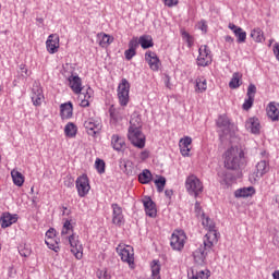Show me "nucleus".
<instances>
[{
    "instance_id": "obj_1",
    "label": "nucleus",
    "mask_w": 279,
    "mask_h": 279,
    "mask_svg": "<svg viewBox=\"0 0 279 279\" xmlns=\"http://www.w3.org/2000/svg\"><path fill=\"white\" fill-rule=\"evenodd\" d=\"M247 166L245 151L239 147H231L225 151V167L230 171H241Z\"/></svg>"
},
{
    "instance_id": "obj_2",
    "label": "nucleus",
    "mask_w": 279,
    "mask_h": 279,
    "mask_svg": "<svg viewBox=\"0 0 279 279\" xmlns=\"http://www.w3.org/2000/svg\"><path fill=\"white\" fill-rule=\"evenodd\" d=\"M69 83L73 93L78 95V99L81 101L80 106L82 108H88V106H90L89 99L93 97V89L88 87L86 92H84V87H82V78L77 75H71L69 77Z\"/></svg>"
},
{
    "instance_id": "obj_3",
    "label": "nucleus",
    "mask_w": 279,
    "mask_h": 279,
    "mask_svg": "<svg viewBox=\"0 0 279 279\" xmlns=\"http://www.w3.org/2000/svg\"><path fill=\"white\" fill-rule=\"evenodd\" d=\"M185 189L190 195H194V197H197L202 191H204V185L202 184V181L195 175L187 177L185 181Z\"/></svg>"
},
{
    "instance_id": "obj_4",
    "label": "nucleus",
    "mask_w": 279,
    "mask_h": 279,
    "mask_svg": "<svg viewBox=\"0 0 279 279\" xmlns=\"http://www.w3.org/2000/svg\"><path fill=\"white\" fill-rule=\"evenodd\" d=\"M129 141L137 147L138 149H143L145 147V134L137 128H129L128 134Z\"/></svg>"
},
{
    "instance_id": "obj_5",
    "label": "nucleus",
    "mask_w": 279,
    "mask_h": 279,
    "mask_svg": "<svg viewBox=\"0 0 279 279\" xmlns=\"http://www.w3.org/2000/svg\"><path fill=\"white\" fill-rule=\"evenodd\" d=\"M118 98L120 106H128L130 102V82L122 78L118 86Z\"/></svg>"
},
{
    "instance_id": "obj_6",
    "label": "nucleus",
    "mask_w": 279,
    "mask_h": 279,
    "mask_svg": "<svg viewBox=\"0 0 279 279\" xmlns=\"http://www.w3.org/2000/svg\"><path fill=\"white\" fill-rule=\"evenodd\" d=\"M210 245H199L193 251V259L195 265H206V258L210 254Z\"/></svg>"
},
{
    "instance_id": "obj_7",
    "label": "nucleus",
    "mask_w": 279,
    "mask_h": 279,
    "mask_svg": "<svg viewBox=\"0 0 279 279\" xmlns=\"http://www.w3.org/2000/svg\"><path fill=\"white\" fill-rule=\"evenodd\" d=\"M117 253L121 257V260L124 263H128L129 265H132L134 263V248L132 245H119L117 247Z\"/></svg>"
},
{
    "instance_id": "obj_8",
    "label": "nucleus",
    "mask_w": 279,
    "mask_h": 279,
    "mask_svg": "<svg viewBox=\"0 0 279 279\" xmlns=\"http://www.w3.org/2000/svg\"><path fill=\"white\" fill-rule=\"evenodd\" d=\"M213 62V54H210V49L208 46H201L198 49L197 63L198 66H208Z\"/></svg>"
},
{
    "instance_id": "obj_9",
    "label": "nucleus",
    "mask_w": 279,
    "mask_h": 279,
    "mask_svg": "<svg viewBox=\"0 0 279 279\" xmlns=\"http://www.w3.org/2000/svg\"><path fill=\"white\" fill-rule=\"evenodd\" d=\"M76 189L81 197H86L90 191V183L88 177L83 174L76 179Z\"/></svg>"
},
{
    "instance_id": "obj_10",
    "label": "nucleus",
    "mask_w": 279,
    "mask_h": 279,
    "mask_svg": "<svg viewBox=\"0 0 279 279\" xmlns=\"http://www.w3.org/2000/svg\"><path fill=\"white\" fill-rule=\"evenodd\" d=\"M112 208V223L114 226H123V223H125V218H123V208H121V206H119V204L113 203L111 205Z\"/></svg>"
},
{
    "instance_id": "obj_11",
    "label": "nucleus",
    "mask_w": 279,
    "mask_h": 279,
    "mask_svg": "<svg viewBox=\"0 0 279 279\" xmlns=\"http://www.w3.org/2000/svg\"><path fill=\"white\" fill-rule=\"evenodd\" d=\"M218 128L221 129L222 134H220V138L223 136H228L230 134V130L234 128V124L230 123V119L227 116H220L217 121Z\"/></svg>"
},
{
    "instance_id": "obj_12",
    "label": "nucleus",
    "mask_w": 279,
    "mask_h": 279,
    "mask_svg": "<svg viewBox=\"0 0 279 279\" xmlns=\"http://www.w3.org/2000/svg\"><path fill=\"white\" fill-rule=\"evenodd\" d=\"M46 49L48 53H58V49H60V36L56 34L49 35L46 41Z\"/></svg>"
},
{
    "instance_id": "obj_13",
    "label": "nucleus",
    "mask_w": 279,
    "mask_h": 279,
    "mask_svg": "<svg viewBox=\"0 0 279 279\" xmlns=\"http://www.w3.org/2000/svg\"><path fill=\"white\" fill-rule=\"evenodd\" d=\"M268 172H269V163L265 160H262L257 162L256 170L252 174V178L254 182H257V180H260V178H263V175H265V173H268Z\"/></svg>"
},
{
    "instance_id": "obj_14",
    "label": "nucleus",
    "mask_w": 279,
    "mask_h": 279,
    "mask_svg": "<svg viewBox=\"0 0 279 279\" xmlns=\"http://www.w3.org/2000/svg\"><path fill=\"white\" fill-rule=\"evenodd\" d=\"M186 244V233L184 230L177 229L172 232L170 239V245H185Z\"/></svg>"
},
{
    "instance_id": "obj_15",
    "label": "nucleus",
    "mask_w": 279,
    "mask_h": 279,
    "mask_svg": "<svg viewBox=\"0 0 279 279\" xmlns=\"http://www.w3.org/2000/svg\"><path fill=\"white\" fill-rule=\"evenodd\" d=\"M111 147L116 151H125L126 149V144H125V138L119 134H113L111 136Z\"/></svg>"
},
{
    "instance_id": "obj_16",
    "label": "nucleus",
    "mask_w": 279,
    "mask_h": 279,
    "mask_svg": "<svg viewBox=\"0 0 279 279\" xmlns=\"http://www.w3.org/2000/svg\"><path fill=\"white\" fill-rule=\"evenodd\" d=\"M31 99L34 106H40L43 101H45V95H43V88H40L38 85H34L32 89Z\"/></svg>"
},
{
    "instance_id": "obj_17",
    "label": "nucleus",
    "mask_w": 279,
    "mask_h": 279,
    "mask_svg": "<svg viewBox=\"0 0 279 279\" xmlns=\"http://www.w3.org/2000/svg\"><path fill=\"white\" fill-rule=\"evenodd\" d=\"M84 128L89 132V134H99V132H101V122L88 119L84 122Z\"/></svg>"
},
{
    "instance_id": "obj_18",
    "label": "nucleus",
    "mask_w": 279,
    "mask_h": 279,
    "mask_svg": "<svg viewBox=\"0 0 279 279\" xmlns=\"http://www.w3.org/2000/svg\"><path fill=\"white\" fill-rule=\"evenodd\" d=\"M145 59L148 62L151 71H158V69H160V59H158V54H156V52H146Z\"/></svg>"
},
{
    "instance_id": "obj_19",
    "label": "nucleus",
    "mask_w": 279,
    "mask_h": 279,
    "mask_svg": "<svg viewBox=\"0 0 279 279\" xmlns=\"http://www.w3.org/2000/svg\"><path fill=\"white\" fill-rule=\"evenodd\" d=\"M143 205L148 217H156L158 210L156 209V203H154L150 197H145L143 199Z\"/></svg>"
},
{
    "instance_id": "obj_20",
    "label": "nucleus",
    "mask_w": 279,
    "mask_h": 279,
    "mask_svg": "<svg viewBox=\"0 0 279 279\" xmlns=\"http://www.w3.org/2000/svg\"><path fill=\"white\" fill-rule=\"evenodd\" d=\"M245 128L251 134H260V121L258 118H250L245 123Z\"/></svg>"
},
{
    "instance_id": "obj_21",
    "label": "nucleus",
    "mask_w": 279,
    "mask_h": 279,
    "mask_svg": "<svg viewBox=\"0 0 279 279\" xmlns=\"http://www.w3.org/2000/svg\"><path fill=\"white\" fill-rule=\"evenodd\" d=\"M16 221H19V217L10 213H4L0 217L1 228H10V226H12V223H16Z\"/></svg>"
},
{
    "instance_id": "obj_22",
    "label": "nucleus",
    "mask_w": 279,
    "mask_h": 279,
    "mask_svg": "<svg viewBox=\"0 0 279 279\" xmlns=\"http://www.w3.org/2000/svg\"><path fill=\"white\" fill-rule=\"evenodd\" d=\"M61 119H71L73 117V104L71 101L60 105Z\"/></svg>"
},
{
    "instance_id": "obj_23",
    "label": "nucleus",
    "mask_w": 279,
    "mask_h": 279,
    "mask_svg": "<svg viewBox=\"0 0 279 279\" xmlns=\"http://www.w3.org/2000/svg\"><path fill=\"white\" fill-rule=\"evenodd\" d=\"M210 270L208 269H199L197 266L192 268V276L190 279H209Z\"/></svg>"
},
{
    "instance_id": "obj_24",
    "label": "nucleus",
    "mask_w": 279,
    "mask_h": 279,
    "mask_svg": "<svg viewBox=\"0 0 279 279\" xmlns=\"http://www.w3.org/2000/svg\"><path fill=\"white\" fill-rule=\"evenodd\" d=\"M191 143H193V140L189 136L180 140L179 147L182 156H189L191 151Z\"/></svg>"
},
{
    "instance_id": "obj_25",
    "label": "nucleus",
    "mask_w": 279,
    "mask_h": 279,
    "mask_svg": "<svg viewBox=\"0 0 279 279\" xmlns=\"http://www.w3.org/2000/svg\"><path fill=\"white\" fill-rule=\"evenodd\" d=\"M267 116L271 121H279V104L270 102L267 107Z\"/></svg>"
},
{
    "instance_id": "obj_26",
    "label": "nucleus",
    "mask_w": 279,
    "mask_h": 279,
    "mask_svg": "<svg viewBox=\"0 0 279 279\" xmlns=\"http://www.w3.org/2000/svg\"><path fill=\"white\" fill-rule=\"evenodd\" d=\"M219 238L217 236V230H209L204 239V245H217Z\"/></svg>"
},
{
    "instance_id": "obj_27",
    "label": "nucleus",
    "mask_w": 279,
    "mask_h": 279,
    "mask_svg": "<svg viewBox=\"0 0 279 279\" xmlns=\"http://www.w3.org/2000/svg\"><path fill=\"white\" fill-rule=\"evenodd\" d=\"M254 193H256V190L254 189V186L242 187L234 192V197H238V198L252 197V195H254Z\"/></svg>"
},
{
    "instance_id": "obj_28",
    "label": "nucleus",
    "mask_w": 279,
    "mask_h": 279,
    "mask_svg": "<svg viewBox=\"0 0 279 279\" xmlns=\"http://www.w3.org/2000/svg\"><path fill=\"white\" fill-rule=\"evenodd\" d=\"M64 134L68 138H75V136H77V125L73 122H69L64 128Z\"/></svg>"
},
{
    "instance_id": "obj_29",
    "label": "nucleus",
    "mask_w": 279,
    "mask_h": 279,
    "mask_svg": "<svg viewBox=\"0 0 279 279\" xmlns=\"http://www.w3.org/2000/svg\"><path fill=\"white\" fill-rule=\"evenodd\" d=\"M11 177L15 186H22L23 184H25V177L17 170H12Z\"/></svg>"
},
{
    "instance_id": "obj_30",
    "label": "nucleus",
    "mask_w": 279,
    "mask_h": 279,
    "mask_svg": "<svg viewBox=\"0 0 279 279\" xmlns=\"http://www.w3.org/2000/svg\"><path fill=\"white\" fill-rule=\"evenodd\" d=\"M201 219L202 226L205 228V230H208V232H210V230H215V221H213V219L206 216V214H202Z\"/></svg>"
},
{
    "instance_id": "obj_31",
    "label": "nucleus",
    "mask_w": 279,
    "mask_h": 279,
    "mask_svg": "<svg viewBox=\"0 0 279 279\" xmlns=\"http://www.w3.org/2000/svg\"><path fill=\"white\" fill-rule=\"evenodd\" d=\"M153 279H160V260L155 259L150 264Z\"/></svg>"
},
{
    "instance_id": "obj_32",
    "label": "nucleus",
    "mask_w": 279,
    "mask_h": 279,
    "mask_svg": "<svg viewBox=\"0 0 279 279\" xmlns=\"http://www.w3.org/2000/svg\"><path fill=\"white\" fill-rule=\"evenodd\" d=\"M251 38H253L255 43H263L265 40V35L260 28H254L251 31Z\"/></svg>"
},
{
    "instance_id": "obj_33",
    "label": "nucleus",
    "mask_w": 279,
    "mask_h": 279,
    "mask_svg": "<svg viewBox=\"0 0 279 279\" xmlns=\"http://www.w3.org/2000/svg\"><path fill=\"white\" fill-rule=\"evenodd\" d=\"M241 77H243V74L239 72L233 73L232 78L229 82V87L239 88V86H241Z\"/></svg>"
},
{
    "instance_id": "obj_34",
    "label": "nucleus",
    "mask_w": 279,
    "mask_h": 279,
    "mask_svg": "<svg viewBox=\"0 0 279 279\" xmlns=\"http://www.w3.org/2000/svg\"><path fill=\"white\" fill-rule=\"evenodd\" d=\"M70 252L77 258V260H82L84 256V248H82V245H71Z\"/></svg>"
},
{
    "instance_id": "obj_35",
    "label": "nucleus",
    "mask_w": 279,
    "mask_h": 279,
    "mask_svg": "<svg viewBox=\"0 0 279 279\" xmlns=\"http://www.w3.org/2000/svg\"><path fill=\"white\" fill-rule=\"evenodd\" d=\"M138 181L141 184H149L151 182V172L147 169L143 170L138 175Z\"/></svg>"
},
{
    "instance_id": "obj_36",
    "label": "nucleus",
    "mask_w": 279,
    "mask_h": 279,
    "mask_svg": "<svg viewBox=\"0 0 279 279\" xmlns=\"http://www.w3.org/2000/svg\"><path fill=\"white\" fill-rule=\"evenodd\" d=\"M138 43L142 49H149V47H154V41H151V37L149 36H141Z\"/></svg>"
},
{
    "instance_id": "obj_37",
    "label": "nucleus",
    "mask_w": 279,
    "mask_h": 279,
    "mask_svg": "<svg viewBox=\"0 0 279 279\" xmlns=\"http://www.w3.org/2000/svg\"><path fill=\"white\" fill-rule=\"evenodd\" d=\"M54 242H56V229L50 228L46 232L45 243H46V245H53Z\"/></svg>"
},
{
    "instance_id": "obj_38",
    "label": "nucleus",
    "mask_w": 279,
    "mask_h": 279,
    "mask_svg": "<svg viewBox=\"0 0 279 279\" xmlns=\"http://www.w3.org/2000/svg\"><path fill=\"white\" fill-rule=\"evenodd\" d=\"M167 185V179L162 175H159L157 180H155V186L157 187L158 193H162L165 191V186Z\"/></svg>"
},
{
    "instance_id": "obj_39",
    "label": "nucleus",
    "mask_w": 279,
    "mask_h": 279,
    "mask_svg": "<svg viewBox=\"0 0 279 279\" xmlns=\"http://www.w3.org/2000/svg\"><path fill=\"white\" fill-rule=\"evenodd\" d=\"M207 84H206V78L199 77L196 78V93H204L206 92Z\"/></svg>"
},
{
    "instance_id": "obj_40",
    "label": "nucleus",
    "mask_w": 279,
    "mask_h": 279,
    "mask_svg": "<svg viewBox=\"0 0 279 279\" xmlns=\"http://www.w3.org/2000/svg\"><path fill=\"white\" fill-rule=\"evenodd\" d=\"M17 250L21 256H24V258L32 255V247L29 245H20Z\"/></svg>"
},
{
    "instance_id": "obj_41",
    "label": "nucleus",
    "mask_w": 279,
    "mask_h": 279,
    "mask_svg": "<svg viewBox=\"0 0 279 279\" xmlns=\"http://www.w3.org/2000/svg\"><path fill=\"white\" fill-rule=\"evenodd\" d=\"M234 36L236 37L238 43H245V40L247 39V33H245L243 28H239L238 31H235Z\"/></svg>"
},
{
    "instance_id": "obj_42",
    "label": "nucleus",
    "mask_w": 279,
    "mask_h": 279,
    "mask_svg": "<svg viewBox=\"0 0 279 279\" xmlns=\"http://www.w3.org/2000/svg\"><path fill=\"white\" fill-rule=\"evenodd\" d=\"M95 167L98 173H106V161L102 159L97 158L95 161Z\"/></svg>"
},
{
    "instance_id": "obj_43",
    "label": "nucleus",
    "mask_w": 279,
    "mask_h": 279,
    "mask_svg": "<svg viewBox=\"0 0 279 279\" xmlns=\"http://www.w3.org/2000/svg\"><path fill=\"white\" fill-rule=\"evenodd\" d=\"M71 232H73V225H71V221L66 220L63 223V228L61 230V234H62V236H65V234H71Z\"/></svg>"
},
{
    "instance_id": "obj_44",
    "label": "nucleus",
    "mask_w": 279,
    "mask_h": 279,
    "mask_svg": "<svg viewBox=\"0 0 279 279\" xmlns=\"http://www.w3.org/2000/svg\"><path fill=\"white\" fill-rule=\"evenodd\" d=\"M111 43H112V39H111L110 35H108V34L100 35V43H99L100 47H106V46L110 45Z\"/></svg>"
},
{
    "instance_id": "obj_45",
    "label": "nucleus",
    "mask_w": 279,
    "mask_h": 279,
    "mask_svg": "<svg viewBox=\"0 0 279 279\" xmlns=\"http://www.w3.org/2000/svg\"><path fill=\"white\" fill-rule=\"evenodd\" d=\"M130 124V128H136L137 130H141V118L136 114L132 116Z\"/></svg>"
},
{
    "instance_id": "obj_46",
    "label": "nucleus",
    "mask_w": 279,
    "mask_h": 279,
    "mask_svg": "<svg viewBox=\"0 0 279 279\" xmlns=\"http://www.w3.org/2000/svg\"><path fill=\"white\" fill-rule=\"evenodd\" d=\"M138 45H141V43L138 41V37H133L129 43V49H133L134 51H136Z\"/></svg>"
},
{
    "instance_id": "obj_47",
    "label": "nucleus",
    "mask_w": 279,
    "mask_h": 279,
    "mask_svg": "<svg viewBox=\"0 0 279 279\" xmlns=\"http://www.w3.org/2000/svg\"><path fill=\"white\" fill-rule=\"evenodd\" d=\"M247 97H251L254 99L255 95H256V85L254 84H250L247 87V93H246Z\"/></svg>"
},
{
    "instance_id": "obj_48",
    "label": "nucleus",
    "mask_w": 279,
    "mask_h": 279,
    "mask_svg": "<svg viewBox=\"0 0 279 279\" xmlns=\"http://www.w3.org/2000/svg\"><path fill=\"white\" fill-rule=\"evenodd\" d=\"M252 106H254V98L247 97V99H245L242 108H243V110H250V108H252Z\"/></svg>"
},
{
    "instance_id": "obj_49",
    "label": "nucleus",
    "mask_w": 279,
    "mask_h": 279,
    "mask_svg": "<svg viewBox=\"0 0 279 279\" xmlns=\"http://www.w3.org/2000/svg\"><path fill=\"white\" fill-rule=\"evenodd\" d=\"M69 243L70 245H77V243H80V236L77 234L72 233L69 236Z\"/></svg>"
},
{
    "instance_id": "obj_50",
    "label": "nucleus",
    "mask_w": 279,
    "mask_h": 279,
    "mask_svg": "<svg viewBox=\"0 0 279 279\" xmlns=\"http://www.w3.org/2000/svg\"><path fill=\"white\" fill-rule=\"evenodd\" d=\"M182 38H183V40H185L187 43L189 47L193 46V37H191V35L189 33L183 32Z\"/></svg>"
},
{
    "instance_id": "obj_51",
    "label": "nucleus",
    "mask_w": 279,
    "mask_h": 279,
    "mask_svg": "<svg viewBox=\"0 0 279 279\" xmlns=\"http://www.w3.org/2000/svg\"><path fill=\"white\" fill-rule=\"evenodd\" d=\"M124 56H125L126 60H132V58H134V56H136V50L129 48L128 50L124 51Z\"/></svg>"
},
{
    "instance_id": "obj_52",
    "label": "nucleus",
    "mask_w": 279,
    "mask_h": 279,
    "mask_svg": "<svg viewBox=\"0 0 279 279\" xmlns=\"http://www.w3.org/2000/svg\"><path fill=\"white\" fill-rule=\"evenodd\" d=\"M195 215L196 217L202 219V215H204V210H202V205L199 204V202L195 203Z\"/></svg>"
},
{
    "instance_id": "obj_53",
    "label": "nucleus",
    "mask_w": 279,
    "mask_h": 279,
    "mask_svg": "<svg viewBox=\"0 0 279 279\" xmlns=\"http://www.w3.org/2000/svg\"><path fill=\"white\" fill-rule=\"evenodd\" d=\"M109 114H110V118H111V121H119V116H117V110L114 108H110L109 109Z\"/></svg>"
},
{
    "instance_id": "obj_54",
    "label": "nucleus",
    "mask_w": 279,
    "mask_h": 279,
    "mask_svg": "<svg viewBox=\"0 0 279 279\" xmlns=\"http://www.w3.org/2000/svg\"><path fill=\"white\" fill-rule=\"evenodd\" d=\"M98 278H99V279H110V278H112V276H110V274L108 272V270H101V271L98 274Z\"/></svg>"
},
{
    "instance_id": "obj_55",
    "label": "nucleus",
    "mask_w": 279,
    "mask_h": 279,
    "mask_svg": "<svg viewBox=\"0 0 279 279\" xmlns=\"http://www.w3.org/2000/svg\"><path fill=\"white\" fill-rule=\"evenodd\" d=\"M163 3L167 5V8H173L178 5L179 0H163Z\"/></svg>"
},
{
    "instance_id": "obj_56",
    "label": "nucleus",
    "mask_w": 279,
    "mask_h": 279,
    "mask_svg": "<svg viewBox=\"0 0 279 279\" xmlns=\"http://www.w3.org/2000/svg\"><path fill=\"white\" fill-rule=\"evenodd\" d=\"M20 69L22 77H29V71L27 68H25V65H20Z\"/></svg>"
},
{
    "instance_id": "obj_57",
    "label": "nucleus",
    "mask_w": 279,
    "mask_h": 279,
    "mask_svg": "<svg viewBox=\"0 0 279 279\" xmlns=\"http://www.w3.org/2000/svg\"><path fill=\"white\" fill-rule=\"evenodd\" d=\"M141 160H147L149 158V153L147 150H143L140 155Z\"/></svg>"
},
{
    "instance_id": "obj_58",
    "label": "nucleus",
    "mask_w": 279,
    "mask_h": 279,
    "mask_svg": "<svg viewBox=\"0 0 279 279\" xmlns=\"http://www.w3.org/2000/svg\"><path fill=\"white\" fill-rule=\"evenodd\" d=\"M229 29H231V32H233V34H236L238 29H241V27L234 25L233 23H230L229 24Z\"/></svg>"
},
{
    "instance_id": "obj_59",
    "label": "nucleus",
    "mask_w": 279,
    "mask_h": 279,
    "mask_svg": "<svg viewBox=\"0 0 279 279\" xmlns=\"http://www.w3.org/2000/svg\"><path fill=\"white\" fill-rule=\"evenodd\" d=\"M274 53H275L277 60L279 61V44H276V46L274 48Z\"/></svg>"
},
{
    "instance_id": "obj_60",
    "label": "nucleus",
    "mask_w": 279,
    "mask_h": 279,
    "mask_svg": "<svg viewBox=\"0 0 279 279\" xmlns=\"http://www.w3.org/2000/svg\"><path fill=\"white\" fill-rule=\"evenodd\" d=\"M183 248H184L183 245H172V250H173L174 252H182Z\"/></svg>"
},
{
    "instance_id": "obj_61",
    "label": "nucleus",
    "mask_w": 279,
    "mask_h": 279,
    "mask_svg": "<svg viewBox=\"0 0 279 279\" xmlns=\"http://www.w3.org/2000/svg\"><path fill=\"white\" fill-rule=\"evenodd\" d=\"M225 40H226V43H230V44L234 43V38H232L230 35H227L225 37Z\"/></svg>"
},
{
    "instance_id": "obj_62",
    "label": "nucleus",
    "mask_w": 279,
    "mask_h": 279,
    "mask_svg": "<svg viewBox=\"0 0 279 279\" xmlns=\"http://www.w3.org/2000/svg\"><path fill=\"white\" fill-rule=\"evenodd\" d=\"M165 195L166 197H171V195H173V190H166Z\"/></svg>"
},
{
    "instance_id": "obj_63",
    "label": "nucleus",
    "mask_w": 279,
    "mask_h": 279,
    "mask_svg": "<svg viewBox=\"0 0 279 279\" xmlns=\"http://www.w3.org/2000/svg\"><path fill=\"white\" fill-rule=\"evenodd\" d=\"M49 250H52L53 252H60V245L57 246H49Z\"/></svg>"
},
{
    "instance_id": "obj_64",
    "label": "nucleus",
    "mask_w": 279,
    "mask_h": 279,
    "mask_svg": "<svg viewBox=\"0 0 279 279\" xmlns=\"http://www.w3.org/2000/svg\"><path fill=\"white\" fill-rule=\"evenodd\" d=\"M272 278H274V279H279V270H275V271L272 272Z\"/></svg>"
}]
</instances>
